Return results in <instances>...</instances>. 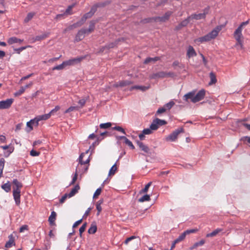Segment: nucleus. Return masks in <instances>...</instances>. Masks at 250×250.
Returning a JSON list of instances; mask_svg holds the SVG:
<instances>
[{"label": "nucleus", "mask_w": 250, "mask_h": 250, "mask_svg": "<svg viewBox=\"0 0 250 250\" xmlns=\"http://www.w3.org/2000/svg\"><path fill=\"white\" fill-rule=\"evenodd\" d=\"M108 2H99L98 3L96 4L95 5H93L90 11V12L93 14V15L94 14L95 12L97 11V9L99 7H104L105 5L107 4Z\"/></svg>", "instance_id": "obj_17"}, {"label": "nucleus", "mask_w": 250, "mask_h": 250, "mask_svg": "<svg viewBox=\"0 0 250 250\" xmlns=\"http://www.w3.org/2000/svg\"><path fill=\"white\" fill-rule=\"evenodd\" d=\"M133 83L132 82L128 80H124L120 81L116 85L117 86L123 87L126 85H130Z\"/></svg>", "instance_id": "obj_23"}, {"label": "nucleus", "mask_w": 250, "mask_h": 250, "mask_svg": "<svg viewBox=\"0 0 250 250\" xmlns=\"http://www.w3.org/2000/svg\"><path fill=\"white\" fill-rule=\"evenodd\" d=\"M80 189V187L78 185H76L68 193V197L73 196Z\"/></svg>", "instance_id": "obj_22"}, {"label": "nucleus", "mask_w": 250, "mask_h": 250, "mask_svg": "<svg viewBox=\"0 0 250 250\" xmlns=\"http://www.w3.org/2000/svg\"><path fill=\"white\" fill-rule=\"evenodd\" d=\"M65 15L64 13L62 14H59L56 16L55 19L56 21H59L62 19H63L65 18Z\"/></svg>", "instance_id": "obj_51"}, {"label": "nucleus", "mask_w": 250, "mask_h": 250, "mask_svg": "<svg viewBox=\"0 0 250 250\" xmlns=\"http://www.w3.org/2000/svg\"><path fill=\"white\" fill-rule=\"evenodd\" d=\"M13 196L16 205L19 206L21 203V193H13Z\"/></svg>", "instance_id": "obj_27"}, {"label": "nucleus", "mask_w": 250, "mask_h": 250, "mask_svg": "<svg viewBox=\"0 0 250 250\" xmlns=\"http://www.w3.org/2000/svg\"><path fill=\"white\" fill-rule=\"evenodd\" d=\"M175 74L172 72H166V77H174Z\"/></svg>", "instance_id": "obj_62"}, {"label": "nucleus", "mask_w": 250, "mask_h": 250, "mask_svg": "<svg viewBox=\"0 0 250 250\" xmlns=\"http://www.w3.org/2000/svg\"><path fill=\"white\" fill-rule=\"evenodd\" d=\"M125 143L128 146L132 149H134L135 148V146L133 145L132 143L127 138L126 139Z\"/></svg>", "instance_id": "obj_50"}, {"label": "nucleus", "mask_w": 250, "mask_h": 250, "mask_svg": "<svg viewBox=\"0 0 250 250\" xmlns=\"http://www.w3.org/2000/svg\"><path fill=\"white\" fill-rule=\"evenodd\" d=\"M82 60V58H76L64 61L63 63L65 66L73 65L80 62Z\"/></svg>", "instance_id": "obj_10"}, {"label": "nucleus", "mask_w": 250, "mask_h": 250, "mask_svg": "<svg viewBox=\"0 0 250 250\" xmlns=\"http://www.w3.org/2000/svg\"><path fill=\"white\" fill-rule=\"evenodd\" d=\"M67 197H68V194L65 193L60 199V202L61 203H63Z\"/></svg>", "instance_id": "obj_59"}, {"label": "nucleus", "mask_w": 250, "mask_h": 250, "mask_svg": "<svg viewBox=\"0 0 250 250\" xmlns=\"http://www.w3.org/2000/svg\"><path fill=\"white\" fill-rule=\"evenodd\" d=\"M48 35L49 33H46L41 35L37 36L33 39L34 42L42 41L45 38H47L48 36Z\"/></svg>", "instance_id": "obj_25"}, {"label": "nucleus", "mask_w": 250, "mask_h": 250, "mask_svg": "<svg viewBox=\"0 0 250 250\" xmlns=\"http://www.w3.org/2000/svg\"><path fill=\"white\" fill-rule=\"evenodd\" d=\"M150 88V85H148L147 86H142V85H134L131 86L129 90L132 91L134 89H138L142 91H145L148 90Z\"/></svg>", "instance_id": "obj_16"}, {"label": "nucleus", "mask_w": 250, "mask_h": 250, "mask_svg": "<svg viewBox=\"0 0 250 250\" xmlns=\"http://www.w3.org/2000/svg\"><path fill=\"white\" fill-rule=\"evenodd\" d=\"M152 184V182H149L148 183H147L144 188L142 189L141 191H140V193H146V192L147 191H148V189L150 187V186H151Z\"/></svg>", "instance_id": "obj_47"}, {"label": "nucleus", "mask_w": 250, "mask_h": 250, "mask_svg": "<svg viewBox=\"0 0 250 250\" xmlns=\"http://www.w3.org/2000/svg\"><path fill=\"white\" fill-rule=\"evenodd\" d=\"M205 243V241L204 239H202L200 241L196 242L195 243V246L197 247V248L198 247L203 246Z\"/></svg>", "instance_id": "obj_55"}, {"label": "nucleus", "mask_w": 250, "mask_h": 250, "mask_svg": "<svg viewBox=\"0 0 250 250\" xmlns=\"http://www.w3.org/2000/svg\"><path fill=\"white\" fill-rule=\"evenodd\" d=\"M164 78H166V72L165 71H160L156 73H153L150 76V78L151 79Z\"/></svg>", "instance_id": "obj_14"}, {"label": "nucleus", "mask_w": 250, "mask_h": 250, "mask_svg": "<svg viewBox=\"0 0 250 250\" xmlns=\"http://www.w3.org/2000/svg\"><path fill=\"white\" fill-rule=\"evenodd\" d=\"M195 94V91H192L187 93L184 96V100L188 102V100L190 99L191 101L193 103V99H194Z\"/></svg>", "instance_id": "obj_19"}, {"label": "nucleus", "mask_w": 250, "mask_h": 250, "mask_svg": "<svg viewBox=\"0 0 250 250\" xmlns=\"http://www.w3.org/2000/svg\"><path fill=\"white\" fill-rule=\"evenodd\" d=\"M160 59V58L159 57H155L154 58L148 57V58H146V59L144 61V63L146 64L151 62H155L156 61H159Z\"/></svg>", "instance_id": "obj_32"}, {"label": "nucleus", "mask_w": 250, "mask_h": 250, "mask_svg": "<svg viewBox=\"0 0 250 250\" xmlns=\"http://www.w3.org/2000/svg\"><path fill=\"white\" fill-rule=\"evenodd\" d=\"M191 20L189 16H188L186 19L181 21L176 27V30H180L182 27L186 26Z\"/></svg>", "instance_id": "obj_13"}, {"label": "nucleus", "mask_w": 250, "mask_h": 250, "mask_svg": "<svg viewBox=\"0 0 250 250\" xmlns=\"http://www.w3.org/2000/svg\"><path fill=\"white\" fill-rule=\"evenodd\" d=\"M86 103V100L84 99H81L79 101L78 103L81 105V107H83Z\"/></svg>", "instance_id": "obj_63"}, {"label": "nucleus", "mask_w": 250, "mask_h": 250, "mask_svg": "<svg viewBox=\"0 0 250 250\" xmlns=\"http://www.w3.org/2000/svg\"><path fill=\"white\" fill-rule=\"evenodd\" d=\"M75 6V3H73L68 6L65 11L64 12L65 15H72L73 14L72 12V8Z\"/></svg>", "instance_id": "obj_33"}, {"label": "nucleus", "mask_w": 250, "mask_h": 250, "mask_svg": "<svg viewBox=\"0 0 250 250\" xmlns=\"http://www.w3.org/2000/svg\"><path fill=\"white\" fill-rule=\"evenodd\" d=\"M101 191L102 188H97L93 195V198H95L96 197L99 196L101 194Z\"/></svg>", "instance_id": "obj_56"}, {"label": "nucleus", "mask_w": 250, "mask_h": 250, "mask_svg": "<svg viewBox=\"0 0 250 250\" xmlns=\"http://www.w3.org/2000/svg\"><path fill=\"white\" fill-rule=\"evenodd\" d=\"M96 22L94 21H91L89 22V25L88 29H84L87 34H89L91 32L94 31L95 29Z\"/></svg>", "instance_id": "obj_21"}, {"label": "nucleus", "mask_w": 250, "mask_h": 250, "mask_svg": "<svg viewBox=\"0 0 250 250\" xmlns=\"http://www.w3.org/2000/svg\"><path fill=\"white\" fill-rule=\"evenodd\" d=\"M155 121L158 123V125L159 126L165 125L167 124V122L164 120H161L159 118H156Z\"/></svg>", "instance_id": "obj_39"}, {"label": "nucleus", "mask_w": 250, "mask_h": 250, "mask_svg": "<svg viewBox=\"0 0 250 250\" xmlns=\"http://www.w3.org/2000/svg\"><path fill=\"white\" fill-rule=\"evenodd\" d=\"M65 67V65L64 64V63H63V62L62 64L58 65H56V66L53 67L52 68V70H60L63 69Z\"/></svg>", "instance_id": "obj_40"}, {"label": "nucleus", "mask_w": 250, "mask_h": 250, "mask_svg": "<svg viewBox=\"0 0 250 250\" xmlns=\"http://www.w3.org/2000/svg\"><path fill=\"white\" fill-rule=\"evenodd\" d=\"M116 170H117V167H116V164L115 163L114 165H113V166L110 169L108 175H114Z\"/></svg>", "instance_id": "obj_41"}, {"label": "nucleus", "mask_w": 250, "mask_h": 250, "mask_svg": "<svg viewBox=\"0 0 250 250\" xmlns=\"http://www.w3.org/2000/svg\"><path fill=\"white\" fill-rule=\"evenodd\" d=\"M175 103L173 101H171L168 103L165 104L164 106L166 108V110L167 109L169 110L170 109L172 106L174 105Z\"/></svg>", "instance_id": "obj_38"}, {"label": "nucleus", "mask_w": 250, "mask_h": 250, "mask_svg": "<svg viewBox=\"0 0 250 250\" xmlns=\"http://www.w3.org/2000/svg\"><path fill=\"white\" fill-rule=\"evenodd\" d=\"M205 96V91L204 89L200 90L196 95H194L193 103H196L204 98Z\"/></svg>", "instance_id": "obj_8"}, {"label": "nucleus", "mask_w": 250, "mask_h": 250, "mask_svg": "<svg viewBox=\"0 0 250 250\" xmlns=\"http://www.w3.org/2000/svg\"><path fill=\"white\" fill-rule=\"evenodd\" d=\"M13 102L14 99L12 98L0 101V109L9 108L11 106Z\"/></svg>", "instance_id": "obj_6"}, {"label": "nucleus", "mask_w": 250, "mask_h": 250, "mask_svg": "<svg viewBox=\"0 0 250 250\" xmlns=\"http://www.w3.org/2000/svg\"><path fill=\"white\" fill-rule=\"evenodd\" d=\"M223 230V229H222L217 228L216 229H215L214 230H213L212 232H211V233L207 234L206 236L207 237H213V236L216 235L219 232H222Z\"/></svg>", "instance_id": "obj_28"}, {"label": "nucleus", "mask_w": 250, "mask_h": 250, "mask_svg": "<svg viewBox=\"0 0 250 250\" xmlns=\"http://www.w3.org/2000/svg\"><path fill=\"white\" fill-rule=\"evenodd\" d=\"M198 231V229H187V230L185 231V233L187 235L189 234L190 233H193L197 232Z\"/></svg>", "instance_id": "obj_52"}, {"label": "nucleus", "mask_w": 250, "mask_h": 250, "mask_svg": "<svg viewBox=\"0 0 250 250\" xmlns=\"http://www.w3.org/2000/svg\"><path fill=\"white\" fill-rule=\"evenodd\" d=\"M209 77L210 79V81L209 82L208 84L209 85H211L217 82V80L215 74L212 72L209 73Z\"/></svg>", "instance_id": "obj_31"}, {"label": "nucleus", "mask_w": 250, "mask_h": 250, "mask_svg": "<svg viewBox=\"0 0 250 250\" xmlns=\"http://www.w3.org/2000/svg\"><path fill=\"white\" fill-rule=\"evenodd\" d=\"M9 240L6 243L5 247L7 248H11L13 245H15V239L12 234H10L9 236Z\"/></svg>", "instance_id": "obj_18"}, {"label": "nucleus", "mask_w": 250, "mask_h": 250, "mask_svg": "<svg viewBox=\"0 0 250 250\" xmlns=\"http://www.w3.org/2000/svg\"><path fill=\"white\" fill-rule=\"evenodd\" d=\"M60 106H58V105H57V106H55V107L54 109H53L52 110H51L50 111L49 113H50V115H51L54 112H57V111H58L60 109Z\"/></svg>", "instance_id": "obj_64"}, {"label": "nucleus", "mask_w": 250, "mask_h": 250, "mask_svg": "<svg viewBox=\"0 0 250 250\" xmlns=\"http://www.w3.org/2000/svg\"><path fill=\"white\" fill-rule=\"evenodd\" d=\"M35 120H30V121L27 122L26 125L27 127H29L30 129L28 131H30L33 129V125H31V123L33 122Z\"/></svg>", "instance_id": "obj_60"}, {"label": "nucleus", "mask_w": 250, "mask_h": 250, "mask_svg": "<svg viewBox=\"0 0 250 250\" xmlns=\"http://www.w3.org/2000/svg\"><path fill=\"white\" fill-rule=\"evenodd\" d=\"M87 34L86 31H85L84 29H82L80 30L75 37V41L77 42H79L83 40L84 37L85 35Z\"/></svg>", "instance_id": "obj_12"}, {"label": "nucleus", "mask_w": 250, "mask_h": 250, "mask_svg": "<svg viewBox=\"0 0 250 250\" xmlns=\"http://www.w3.org/2000/svg\"><path fill=\"white\" fill-rule=\"evenodd\" d=\"M112 129L113 130H115L120 131V132L123 133L124 135H126V133H125V129L121 126H115L113 127L112 128Z\"/></svg>", "instance_id": "obj_43"}, {"label": "nucleus", "mask_w": 250, "mask_h": 250, "mask_svg": "<svg viewBox=\"0 0 250 250\" xmlns=\"http://www.w3.org/2000/svg\"><path fill=\"white\" fill-rule=\"evenodd\" d=\"M56 215L57 214L54 211L51 212V215H50L48 218V221L51 225H53L54 224L55 221L56 220Z\"/></svg>", "instance_id": "obj_24"}, {"label": "nucleus", "mask_w": 250, "mask_h": 250, "mask_svg": "<svg viewBox=\"0 0 250 250\" xmlns=\"http://www.w3.org/2000/svg\"><path fill=\"white\" fill-rule=\"evenodd\" d=\"M150 200V196L148 194H146L138 199L139 202H144L145 201H148Z\"/></svg>", "instance_id": "obj_37"}, {"label": "nucleus", "mask_w": 250, "mask_h": 250, "mask_svg": "<svg viewBox=\"0 0 250 250\" xmlns=\"http://www.w3.org/2000/svg\"><path fill=\"white\" fill-rule=\"evenodd\" d=\"M166 111V108L164 106L162 107L159 108L157 111L156 114H159L165 112Z\"/></svg>", "instance_id": "obj_57"}, {"label": "nucleus", "mask_w": 250, "mask_h": 250, "mask_svg": "<svg viewBox=\"0 0 250 250\" xmlns=\"http://www.w3.org/2000/svg\"><path fill=\"white\" fill-rule=\"evenodd\" d=\"M171 14V12L168 11L163 16L155 17L154 20L156 21L165 22L168 20Z\"/></svg>", "instance_id": "obj_9"}, {"label": "nucleus", "mask_w": 250, "mask_h": 250, "mask_svg": "<svg viewBox=\"0 0 250 250\" xmlns=\"http://www.w3.org/2000/svg\"><path fill=\"white\" fill-rule=\"evenodd\" d=\"M1 187V188L6 192H8L11 190V188L9 181H8L6 183L2 185Z\"/></svg>", "instance_id": "obj_30"}, {"label": "nucleus", "mask_w": 250, "mask_h": 250, "mask_svg": "<svg viewBox=\"0 0 250 250\" xmlns=\"http://www.w3.org/2000/svg\"><path fill=\"white\" fill-rule=\"evenodd\" d=\"M87 19L85 17L83 16V17L81 18V19L77 21V22L74 23L71 26V29L76 28L82 25L86 21Z\"/></svg>", "instance_id": "obj_20"}, {"label": "nucleus", "mask_w": 250, "mask_h": 250, "mask_svg": "<svg viewBox=\"0 0 250 250\" xmlns=\"http://www.w3.org/2000/svg\"><path fill=\"white\" fill-rule=\"evenodd\" d=\"M12 183L13 184V188H21L22 187V184L21 182H19L17 179H14Z\"/></svg>", "instance_id": "obj_29"}, {"label": "nucleus", "mask_w": 250, "mask_h": 250, "mask_svg": "<svg viewBox=\"0 0 250 250\" xmlns=\"http://www.w3.org/2000/svg\"><path fill=\"white\" fill-rule=\"evenodd\" d=\"M242 27L239 26L234 32L233 36L237 41L236 45H240L241 48L243 46V35L242 33Z\"/></svg>", "instance_id": "obj_3"}, {"label": "nucleus", "mask_w": 250, "mask_h": 250, "mask_svg": "<svg viewBox=\"0 0 250 250\" xmlns=\"http://www.w3.org/2000/svg\"><path fill=\"white\" fill-rule=\"evenodd\" d=\"M136 238V237L135 236H131L129 237H128L127 238H126L125 239V240L124 242V243L126 245L129 242L132 240L133 239H134Z\"/></svg>", "instance_id": "obj_58"}, {"label": "nucleus", "mask_w": 250, "mask_h": 250, "mask_svg": "<svg viewBox=\"0 0 250 250\" xmlns=\"http://www.w3.org/2000/svg\"><path fill=\"white\" fill-rule=\"evenodd\" d=\"M51 116L50 113H48L47 114H45L44 115H42L37 116L38 117V121H42V120H46L48 119H49Z\"/></svg>", "instance_id": "obj_34"}, {"label": "nucleus", "mask_w": 250, "mask_h": 250, "mask_svg": "<svg viewBox=\"0 0 250 250\" xmlns=\"http://www.w3.org/2000/svg\"><path fill=\"white\" fill-rule=\"evenodd\" d=\"M221 28L218 26L215 28L211 32L205 35L204 36L198 38L194 40L195 42L203 43L210 41L211 40L214 39L218 35Z\"/></svg>", "instance_id": "obj_2"}, {"label": "nucleus", "mask_w": 250, "mask_h": 250, "mask_svg": "<svg viewBox=\"0 0 250 250\" xmlns=\"http://www.w3.org/2000/svg\"><path fill=\"white\" fill-rule=\"evenodd\" d=\"M187 235L186 233H185V232L184 231V232H183L181 234H180L178 238L179 239V240L181 241L182 240H183L185 237H186V236Z\"/></svg>", "instance_id": "obj_61"}, {"label": "nucleus", "mask_w": 250, "mask_h": 250, "mask_svg": "<svg viewBox=\"0 0 250 250\" xmlns=\"http://www.w3.org/2000/svg\"><path fill=\"white\" fill-rule=\"evenodd\" d=\"M196 55H197V53L195 52V51L194 49L193 48V47L192 46L189 45L188 47V50H187V57L188 59H189L191 57H195Z\"/></svg>", "instance_id": "obj_15"}, {"label": "nucleus", "mask_w": 250, "mask_h": 250, "mask_svg": "<svg viewBox=\"0 0 250 250\" xmlns=\"http://www.w3.org/2000/svg\"><path fill=\"white\" fill-rule=\"evenodd\" d=\"M30 154L31 156L34 157L38 156L40 154V152L35 151L34 149H32L30 151Z\"/></svg>", "instance_id": "obj_54"}, {"label": "nucleus", "mask_w": 250, "mask_h": 250, "mask_svg": "<svg viewBox=\"0 0 250 250\" xmlns=\"http://www.w3.org/2000/svg\"><path fill=\"white\" fill-rule=\"evenodd\" d=\"M5 164V160L4 158H1L0 159V173H2L3 169Z\"/></svg>", "instance_id": "obj_45"}, {"label": "nucleus", "mask_w": 250, "mask_h": 250, "mask_svg": "<svg viewBox=\"0 0 250 250\" xmlns=\"http://www.w3.org/2000/svg\"><path fill=\"white\" fill-rule=\"evenodd\" d=\"M97 228L96 224L95 222H93L91 224L90 228L88 230V232L89 234H94L97 231Z\"/></svg>", "instance_id": "obj_26"}, {"label": "nucleus", "mask_w": 250, "mask_h": 250, "mask_svg": "<svg viewBox=\"0 0 250 250\" xmlns=\"http://www.w3.org/2000/svg\"><path fill=\"white\" fill-rule=\"evenodd\" d=\"M25 91V87H21L20 89L14 93L15 96H18L21 95Z\"/></svg>", "instance_id": "obj_49"}, {"label": "nucleus", "mask_w": 250, "mask_h": 250, "mask_svg": "<svg viewBox=\"0 0 250 250\" xmlns=\"http://www.w3.org/2000/svg\"><path fill=\"white\" fill-rule=\"evenodd\" d=\"M209 9V7H207L204 9L203 13L192 14L189 16V17L191 20L195 19L199 20L201 19H204L206 18V15L208 14Z\"/></svg>", "instance_id": "obj_5"}, {"label": "nucleus", "mask_w": 250, "mask_h": 250, "mask_svg": "<svg viewBox=\"0 0 250 250\" xmlns=\"http://www.w3.org/2000/svg\"><path fill=\"white\" fill-rule=\"evenodd\" d=\"M83 154H84V153H82L79 156V164L76 167L75 173L74 176L73 177L71 182H70V183L69 184L70 185H73L75 183V182H76V181L77 180L78 173L80 172V170H81V168H83V172H85L87 170L88 167H85V165L89 163V162L90 161V159H89L90 156H89L88 158L85 161H82V157L83 155Z\"/></svg>", "instance_id": "obj_1"}, {"label": "nucleus", "mask_w": 250, "mask_h": 250, "mask_svg": "<svg viewBox=\"0 0 250 250\" xmlns=\"http://www.w3.org/2000/svg\"><path fill=\"white\" fill-rule=\"evenodd\" d=\"M184 132V129L182 127L179 128L175 130H174L173 132H172L171 134H170L168 136H167L166 138V140L167 141H171L174 142L175 141L178 135L182 132Z\"/></svg>", "instance_id": "obj_4"}, {"label": "nucleus", "mask_w": 250, "mask_h": 250, "mask_svg": "<svg viewBox=\"0 0 250 250\" xmlns=\"http://www.w3.org/2000/svg\"><path fill=\"white\" fill-rule=\"evenodd\" d=\"M17 41H18L17 38H16L15 37H13L10 38L8 40L7 42L9 44H12L15 43H17Z\"/></svg>", "instance_id": "obj_42"}, {"label": "nucleus", "mask_w": 250, "mask_h": 250, "mask_svg": "<svg viewBox=\"0 0 250 250\" xmlns=\"http://www.w3.org/2000/svg\"><path fill=\"white\" fill-rule=\"evenodd\" d=\"M86 225H87L86 223L83 224V225L80 227V228L79 229V234H80V236L81 237H82V233L84 231V230L86 229Z\"/></svg>", "instance_id": "obj_44"}, {"label": "nucleus", "mask_w": 250, "mask_h": 250, "mask_svg": "<svg viewBox=\"0 0 250 250\" xmlns=\"http://www.w3.org/2000/svg\"><path fill=\"white\" fill-rule=\"evenodd\" d=\"M111 126V123H103L101 124L100 125V127L101 128H108L110 127Z\"/></svg>", "instance_id": "obj_48"}, {"label": "nucleus", "mask_w": 250, "mask_h": 250, "mask_svg": "<svg viewBox=\"0 0 250 250\" xmlns=\"http://www.w3.org/2000/svg\"><path fill=\"white\" fill-rule=\"evenodd\" d=\"M136 144L139 146L140 149L143 151L144 153L146 154H148L149 153L150 149L147 146L145 145L140 141H136Z\"/></svg>", "instance_id": "obj_11"}, {"label": "nucleus", "mask_w": 250, "mask_h": 250, "mask_svg": "<svg viewBox=\"0 0 250 250\" xmlns=\"http://www.w3.org/2000/svg\"><path fill=\"white\" fill-rule=\"evenodd\" d=\"M36 13L35 12H30L28 13L27 16L24 20V21L25 22H28L29 21H30L33 17L35 15Z\"/></svg>", "instance_id": "obj_35"}, {"label": "nucleus", "mask_w": 250, "mask_h": 250, "mask_svg": "<svg viewBox=\"0 0 250 250\" xmlns=\"http://www.w3.org/2000/svg\"><path fill=\"white\" fill-rule=\"evenodd\" d=\"M149 127L152 130H156L159 128L158 123L156 122L155 119L153 120Z\"/></svg>", "instance_id": "obj_36"}, {"label": "nucleus", "mask_w": 250, "mask_h": 250, "mask_svg": "<svg viewBox=\"0 0 250 250\" xmlns=\"http://www.w3.org/2000/svg\"><path fill=\"white\" fill-rule=\"evenodd\" d=\"M79 109V107L78 106H71L70 107H69L68 109H67L65 111H64V113H69V112H70L71 111H73L74 110H77Z\"/></svg>", "instance_id": "obj_46"}, {"label": "nucleus", "mask_w": 250, "mask_h": 250, "mask_svg": "<svg viewBox=\"0 0 250 250\" xmlns=\"http://www.w3.org/2000/svg\"><path fill=\"white\" fill-rule=\"evenodd\" d=\"M152 129H150V128H145L144 129L143 131H142V132L143 133V134H144L145 135H149V134H150L152 133Z\"/></svg>", "instance_id": "obj_53"}, {"label": "nucleus", "mask_w": 250, "mask_h": 250, "mask_svg": "<svg viewBox=\"0 0 250 250\" xmlns=\"http://www.w3.org/2000/svg\"><path fill=\"white\" fill-rule=\"evenodd\" d=\"M123 41H124V38H119L117 40H116L114 42L109 43L108 44L105 45L104 46H103L101 49L100 51L102 52H104L105 49H109L110 48H113L118 44L119 42Z\"/></svg>", "instance_id": "obj_7"}]
</instances>
